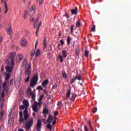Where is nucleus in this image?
<instances>
[{"mask_svg": "<svg viewBox=\"0 0 131 131\" xmlns=\"http://www.w3.org/2000/svg\"><path fill=\"white\" fill-rule=\"evenodd\" d=\"M72 15H77V7H75V9H73L71 11Z\"/></svg>", "mask_w": 131, "mask_h": 131, "instance_id": "4468645a", "label": "nucleus"}, {"mask_svg": "<svg viewBox=\"0 0 131 131\" xmlns=\"http://www.w3.org/2000/svg\"><path fill=\"white\" fill-rule=\"evenodd\" d=\"M47 128H49L50 130H52V125H51V123H49V124L47 125Z\"/></svg>", "mask_w": 131, "mask_h": 131, "instance_id": "473e14b6", "label": "nucleus"}, {"mask_svg": "<svg viewBox=\"0 0 131 131\" xmlns=\"http://www.w3.org/2000/svg\"><path fill=\"white\" fill-rule=\"evenodd\" d=\"M4 67H2V68H1V71H2V72H3L4 71Z\"/></svg>", "mask_w": 131, "mask_h": 131, "instance_id": "e2e57ef3", "label": "nucleus"}, {"mask_svg": "<svg viewBox=\"0 0 131 131\" xmlns=\"http://www.w3.org/2000/svg\"><path fill=\"white\" fill-rule=\"evenodd\" d=\"M14 66H13V64H7V65H6L5 67V69L8 73H12L13 69H14Z\"/></svg>", "mask_w": 131, "mask_h": 131, "instance_id": "423d86ee", "label": "nucleus"}, {"mask_svg": "<svg viewBox=\"0 0 131 131\" xmlns=\"http://www.w3.org/2000/svg\"><path fill=\"white\" fill-rule=\"evenodd\" d=\"M71 93V92L70 91V90H68V92L67 93V98H69L70 97Z\"/></svg>", "mask_w": 131, "mask_h": 131, "instance_id": "bb28decb", "label": "nucleus"}, {"mask_svg": "<svg viewBox=\"0 0 131 131\" xmlns=\"http://www.w3.org/2000/svg\"><path fill=\"white\" fill-rule=\"evenodd\" d=\"M4 8H5L4 14H7V13H8L9 11V9H8V4H7V3H5Z\"/></svg>", "mask_w": 131, "mask_h": 131, "instance_id": "dca6fc26", "label": "nucleus"}, {"mask_svg": "<svg viewBox=\"0 0 131 131\" xmlns=\"http://www.w3.org/2000/svg\"><path fill=\"white\" fill-rule=\"evenodd\" d=\"M57 84H54L53 86V89H57Z\"/></svg>", "mask_w": 131, "mask_h": 131, "instance_id": "de8ad7c7", "label": "nucleus"}, {"mask_svg": "<svg viewBox=\"0 0 131 131\" xmlns=\"http://www.w3.org/2000/svg\"><path fill=\"white\" fill-rule=\"evenodd\" d=\"M23 58H24V56L23 55H22V54H19L16 56V61L18 62H20V61H22V60H23Z\"/></svg>", "mask_w": 131, "mask_h": 131, "instance_id": "9b49d317", "label": "nucleus"}, {"mask_svg": "<svg viewBox=\"0 0 131 131\" xmlns=\"http://www.w3.org/2000/svg\"><path fill=\"white\" fill-rule=\"evenodd\" d=\"M60 43L61 45H64V41L63 40H60Z\"/></svg>", "mask_w": 131, "mask_h": 131, "instance_id": "5fc2aeb1", "label": "nucleus"}, {"mask_svg": "<svg viewBox=\"0 0 131 131\" xmlns=\"http://www.w3.org/2000/svg\"><path fill=\"white\" fill-rule=\"evenodd\" d=\"M92 31L93 32H95L96 31V26L95 25H93V27L92 28Z\"/></svg>", "mask_w": 131, "mask_h": 131, "instance_id": "f704fd0d", "label": "nucleus"}, {"mask_svg": "<svg viewBox=\"0 0 131 131\" xmlns=\"http://www.w3.org/2000/svg\"><path fill=\"white\" fill-rule=\"evenodd\" d=\"M43 98H45V95L43 94L40 95V96L39 98V101H41V100H42V99H43Z\"/></svg>", "mask_w": 131, "mask_h": 131, "instance_id": "72a5a7b5", "label": "nucleus"}, {"mask_svg": "<svg viewBox=\"0 0 131 131\" xmlns=\"http://www.w3.org/2000/svg\"><path fill=\"white\" fill-rule=\"evenodd\" d=\"M62 54L63 58H66V57H67V52L66 51V50L62 51Z\"/></svg>", "mask_w": 131, "mask_h": 131, "instance_id": "4be33fe9", "label": "nucleus"}, {"mask_svg": "<svg viewBox=\"0 0 131 131\" xmlns=\"http://www.w3.org/2000/svg\"><path fill=\"white\" fill-rule=\"evenodd\" d=\"M28 16H29V11L28 10H25L24 16V19L28 18Z\"/></svg>", "mask_w": 131, "mask_h": 131, "instance_id": "2eb2a0df", "label": "nucleus"}, {"mask_svg": "<svg viewBox=\"0 0 131 131\" xmlns=\"http://www.w3.org/2000/svg\"><path fill=\"white\" fill-rule=\"evenodd\" d=\"M37 2H39V5H41L42 4L43 0H37Z\"/></svg>", "mask_w": 131, "mask_h": 131, "instance_id": "49530a36", "label": "nucleus"}, {"mask_svg": "<svg viewBox=\"0 0 131 131\" xmlns=\"http://www.w3.org/2000/svg\"><path fill=\"white\" fill-rule=\"evenodd\" d=\"M30 20L31 22H33V21H34V18L33 17H31Z\"/></svg>", "mask_w": 131, "mask_h": 131, "instance_id": "a18cd8bd", "label": "nucleus"}, {"mask_svg": "<svg viewBox=\"0 0 131 131\" xmlns=\"http://www.w3.org/2000/svg\"><path fill=\"white\" fill-rule=\"evenodd\" d=\"M44 43H47V38L46 37L44 38Z\"/></svg>", "mask_w": 131, "mask_h": 131, "instance_id": "13d9d810", "label": "nucleus"}, {"mask_svg": "<svg viewBox=\"0 0 131 131\" xmlns=\"http://www.w3.org/2000/svg\"><path fill=\"white\" fill-rule=\"evenodd\" d=\"M30 78V76H29V74H28V77L25 80V82H28V81H29Z\"/></svg>", "mask_w": 131, "mask_h": 131, "instance_id": "a878e982", "label": "nucleus"}, {"mask_svg": "<svg viewBox=\"0 0 131 131\" xmlns=\"http://www.w3.org/2000/svg\"><path fill=\"white\" fill-rule=\"evenodd\" d=\"M39 55H40V50L37 49L35 52L36 57H39Z\"/></svg>", "mask_w": 131, "mask_h": 131, "instance_id": "aec40b11", "label": "nucleus"}, {"mask_svg": "<svg viewBox=\"0 0 131 131\" xmlns=\"http://www.w3.org/2000/svg\"><path fill=\"white\" fill-rule=\"evenodd\" d=\"M37 45V40L36 41V44H35V48H36V46Z\"/></svg>", "mask_w": 131, "mask_h": 131, "instance_id": "774afa93", "label": "nucleus"}, {"mask_svg": "<svg viewBox=\"0 0 131 131\" xmlns=\"http://www.w3.org/2000/svg\"><path fill=\"white\" fill-rule=\"evenodd\" d=\"M19 109L21 110H23V109H25V105H21L20 106H19Z\"/></svg>", "mask_w": 131, "mask_h": 131, "instance_id": "e433bc0d", "label": "nucleus"}, {"mask_svg": "<svg viewBox=\"0 0 131 131\" xmlns=\"http://www.w3.org/2000/svg\"><path fill=\"white\" fill-rule=\"evenodd\" d=\"M31 96H32V99L34 100V101H35V94L33 93V94H31Z\"/></svg>", "mask_w": 131, "mask_h": 131, "instance_id": "7c9ffc66", "label": "nucleus"}, {"mask_svg": "<svg viewBox=\"0 0 131 131\" xmlns=\"http://www.w3.org/2000/svg\"><path fill=\"white\" fill-rule=\"evenodd\" d=\"M59 114V112H54V116H57Z\"/></svg>", "mask_w": 131, "mask_h": 131, "instance_id": "603ef678", "label": "nucleus"}, {"mask_svg": "<svg viewBox=\"0 0 131 131\" xmlns=\"http://www.w3.org/2000/svg\"><path fill=\"white\" fill-rule=\"evenodd\" d=\"M5 80H8L11 77V73H6L5 74Z\"/></svg>", "mask_w": 131, "mask_h": 131, "instance_id": "f3484780", "label": "nucleus"}, {"mask_svg": "<svg viewBox=\"0 0 131 131\" xmlns=\"http://www.w3.org/2000/svg\"><path fill=\"white\" fill-rule=\"evenodd\" d=\"M23 104L25 106V109L24 111V118H23V113L21 111L19 112V122H23L24 120H28V118L30 117V115L28 113V107H29V102L28 100L25 99Z\"/></svg>", "mask_w": 131, "mask_h": 131, "instance_id": "f257e3e1", "label": "nucleus"}, {"mask_svg": "<svg viewBox=\"0 0 131 131\" xmlns=\"http://www.w3.org/2000/svg\"><path fill=\"white\" fill-rule=\"evenodd\" d=\"M21 47H26L27 46V41L24 38H22L20 41Z\"/></svg>", "mask_w": 131, "mask_h": 131, "instance_id": "1a4fd4ad", "label": "nucleus"}, {"mask_svg": "<svg viewBox=\"0 0 131 131\" xmlns=\"http://www.w3.org/2000/svg\"><path fill=\"white\" fill-rule=\"evenodd\" d=\"M67 42H68V45L69 46L70 45V42H71L70 36H68L67 38Z\"/></svg>", "mask_w": 131, "mask_h": 131, "instance_id": "c85d7f7f", "label": "nucleus"}, {"mask_svg": "<svg viewBox=\"0 0 131 131\" xmlns=\"http://www.w3.org/2000/svg\"><path fill=\"white\" fill-rule=\"evenodd\" d=\"M27 93L28 95H29L30 96L31 95H33L34 93L32 92V90H31V88L30 87H29L27 90Z\"/></svg>", "mask_w": 131, "mask_h": 131, "instance_id": "ddd939ff", "label": "nucleus"}, {"mask_svg": "<svg viewBox=\"0 0 131 131\" xmlns=\"http://www.w3.org/2000/svg\"><path fill=\"white\" fill-rule=\"evenodd\" d=\"M77 27H80V21L78 20L76 23Z\"/></svg>", "mask_w": 131, "mask_h": 131, "instance_id": "2f4dec72", "label": "nucleus"}, {"mask_svg": "<svg viewBox=\"0 0 131 131\" xmlns=\"http://www.w3.org/2000/svg\"><path fill=\"white\" fill-rule=\"evenodd\" d=\"M92 112H93V113H96V112H97V108L94 107L92 109Z\"/></svg>", "mask_w": 131, "mask_h": 131, "instance_id": "ea45409f", "label": "nucleus"}, {"mask_svg": "<svg viewBox=\"0 0 131 131\" xmlns=\"http://www.w3.org/2000/svg\"><path fill=\"white\" fill-rule=\"evenodd\" d=\"M33 125V118L31 117L25 123V128L27 130H29Z\"/></svg>", "mask_w": 131, "mask_h": 131, "instance_id": "7ed1b4c3", "label": "nucleus"}, {"mask_svg": "<svg viewBox=\"0 0 131 131\" xmlns=\"http://www.w3.org/2000/svg\"><path fill=\"white\" fill-rule=\"evenodd\" d=\"M75 77H76V79H78V80H81V76L80 75L76 76Z\"/></svg>", "mask_w": 131, "mask_h": 131, "instance_id": "c756f323", "label": "nucleus"}, {"mask_svg": "<svg viewBox=\"0 0 131 131\" xmlns=\"http://www.w3.org/2000/svg\"><path fill=\"white\" fill-rule=\"evenodd\" d=\"M0 41H3V36H0Z\"/></svg>", "mask_w": 131, "mask_h": 131, "instance_id": "052dcab7", "label": "nucleus"}, {"mask_svg": "<svg viewBox=\"0 0 131 131\" xmlns=\"http://www.w3.org/2000/svg\"><path fill=\"white\" fill-rule=\"evenodd\" d=\"M48 83H49V80L46 79L42 82V86H43V88H47V85H48Z\"/></svg>", "mask_w": 131, "mask_h": 131, "instance_id": "f8f14e48", "label": "nucleus"}, {"mask_svg": "<svg viewBox=\"0 0 131 131\" xmlns=\"http://www.w3.org/2000/svg\"><path fill=\"white\" fill-rule=\"evenodd\" d=\"M6 31L8 34H10V35L12 34V28H11V26H10L9 28L7 29Z\"/></svg>", "mask_w": 131, "mask_h": 131, "instance_id": "a211bd4d", "label": "nucleus"}, {"mask_svg": "<svg viewBox=\"0 0 131 131\" xmlns=\"http://www.w3.org/2000/svg\"><path fill=\"white\" fill-rule=\"evenodd\" d=\"M84 55H85V57H89V52L88 51H85Z\"/></svg>", "mask_w": 131, "mask_h": 131, "instance_id": "c03bdc74", "label": "nucleus"}, {"mask_svg": "<svg viewBox=\"0 0 131 131\" xmlns=\"http://www.w3.org/2000/svg\"><path fill=\"white\" fill-rule=\"evenodd\" d=\"M56 120L57 117L56 116H53L50 114L47 119V122H48V123H52V122L53 125H55V124H56Z\"/></svg>", "mask_w": 131, "mask_h": 131, "instance_id": "39448f33", "label": "nucleus"}, {"mask_svg": "<svg viewBox=\"0 0 131 131\" xmlns=\"http://www.w3.org/2000/svg\"><path fill=\"white\" fill-rule=\"evenodd\" d=\"M43 114L46 115V114H49V110L47 109V108L44 107L43 108V112H42Z\"/></svg>", "mask_w": 131, "mask_h": 131, "instance_id": "6ab92c4d", "label": "nucleus"}, {"mask_svg": "<svg viewBox=\"0 0 131 131\" xmlns=\"http://www.w3.org/2000/svg\"><path fill=\"white\" fill-rule=\"evenodd\" d=\"M38 105H39V106H41V104H42V102H41V100L39 101V102L37 103Z\"/></svg>", "mask_w": 131, "mask_h": 131, "instance_id": "8fccbe9b", "label": "nucleus"}, {"mask_svg": "<svg viewBox=\"0 0 131 131\" xmlns=\"http://www.w3.org/2000/svg\"><path fill=\"white\" fill-rule=\"evenodd\" d=\"M32 115H33V117H35V113H33Z\"/></svg>", "mask_w": 131, "mask_h": 131, "instance_id": "69168bd1", "label": "nucleus"}, {"mask_svg": "<svg viewBox=\"0 0 131 131\" xmlns=\"http://www.w3.org/2000/svg\"><path fill=\"white\" fill-rule=\"evenodd\" d=\"M38 105V103H37L36 101H35L32 104L33 111L35 113H36V112H38L39 110L37 108Z\"/></svg>", "mask_w": 131, "mask_h": 131, "instance_id": "6e6552de", "label": "nucleus"}, {"mask_svg": "<svg viewBox=\"0 0 131 131\" xmlns=\"http://www.w3.org/2000/svg\"><path fill=\"white\" fill-rule=\"evenodd\" d=\"M43 48L44 49H47V43H44Z\"/></svg>", "mask_w": 131, "mask_h": 131, "instance_id": "4d7b16f0", "label": "nucleus"}, {"mask_svg": "<svg viewBox=\"0 0 131 131\" xmlns=\"http://www.w3.org/2000/svg\"><path fill=\"white\" fill-rule=\"evenodd\" d=\"M84 130L85 131H89L88 129V127L86 126H84Z\"/></svg>", "mask_w": 131, "mask_h": 131, "instance_id": "864d4df0", "label": "nucleus"}, {"mask_svg": "<svg viewBox=\"0 0 131 131\" xmlns=\"http://www.w3.org/2000/svg\"><path fill=\"white\" fill-rule=\"evenodd\" d=\"M76 80V78L75 77L74 78L72 79V81H71V84H72L73 82H74Z\"/></svg>", "mask_w": 131, "mask_h": 131, "instance_id": "58836bf2", "label": "nucleus"}, {"mask_svg": "<svg viewBox=\"0 0 131 131\" xmlns=\"http://www.w3.org/2000/svg\"><path fill=\"white\" fill-rule=\"evenodd\" d=\"M41 25H42V23L40 22L39 24H38V27L37 28L36 34H37V31H38V30H39V27H40L41 26Z\"/></svg>", "mask_w": 131, "mask_h": 131, "instance_id": "5701e85b", "label": "nucleus"}, {"mask_svg": "<svg viewBox=\"0 0 131 131\" xmlns=\"http://www.w3.org/2000/svg\"><path fill=\"white\" fill-rule=\"evenodd\" d=\"M62 77H63V78H65V79H66V78H67L68 77L67 74H66V72H65V71H64L62 72Z\"/></svg>", "mask_w": 131, "mask_h": 131, "instance_id": "412c9836", "label": "nucleus"}, {"mask_svg": "<svg viewBox=\"0 0 131 131\" xmlns=\"http://www.w3.org/2000/svg\"><path fill=\"white\" fill-rule=\"evenodd\" d=\"M58 59H59L61 63H63V56H62L61 55H59L58 56Z\"/></svg>", "mask_w": 131, "mask_h": 131, "instance_id": "b1692460", "label": "nucleus"}, {"mask_svg": "<svg viewBox=\"0 0 131 131\" xmlns=\"http://www.w3.org/2000/svg\"><path fill=\"white\" fill-rule=\"evenodd\" d=\"M75 52H76V55H79V48H77L76 49Z\"/></svg>", "mask_w": 131, "mask_h": 131, "instance_id": "c9c22d12", "label": "nucleus"}, {"mask_svg": "<svg viewBox=\"0 0 131 131\" xmlns=\"http://www.w3.org/2000/svg\"><path fill=\"white\" fill-rule=\"evenodd\" d=\"M36 9V6L35 5L32 6L30 10L29 11V16H33L35 14V9Z\"/></svg>", "mask_w": 131, "mask_h": 131, "instance_id": "0eeeda50", "label": "nucleus"}, {"mask_svg": "<svg viewBox=\"0 0 131 131\" xmlns=\"http://www.w3.org/2000/svg\"><path fill=\"white\" fill-rule=\"evenodd\" d=\"M16 57V53L11 52L8 55V59L6 60V63L8 65H12L15 66V58Z\"/></svg>", "mask_w": 131, "mask_h": 131, "instance_id": "f03ea898", "label": "nucleus"}, {"mask_svg": "<svg viewBox=\"0 0 131 131\" xmlns=\"http://www.w3.org/2000/svg\"><path fill=\"white\" fill-rule=\"evenodd\" d=\"M38 80V76L37 75H35L33 76L32 79L30 82V85L31 88H34L37 83V81Z\"/></svg>", "mask_w": 131, "mask_h": 131, "instance_id": "20e7f679", "label": "nucleus"}, {"mask_svg": "<svg viewBox=\"0 0 131 131\" xmlns=\"http://www.w3.org/2000/svg\"><path fill=\"white\" fill-rule=\"evenodd\" d=\"M30 68H31V64H29V66H28V69L27 71H26L27 74H29V72H30V71H29V69H30Z\"/></svg>", "mask_w": 131, "mask_h": 131, "instance_id": "393cba45", "label": "nucleus"}, {"mask_svg": "<svg viewBox=\"0 0 131 131\" xmlns=\"http://www.w3.org/2000/svg\"><path fill=\"white\" fill-rule=\"evenodd\" d=\"M18 131H24V130L22 128H20V129H18Z\"/></svg>", "mask_w": 131, "mask_h": 131, "instance_id": "338daca9", "label": "nucleus"}, {"mask_svg": "<svg viewBox=\"0 0 131 131\" xmlns=\"http://www.w3.org/2000/svg\"><path fill=\"white\" fill-rule=\"evenodd\" d=\"M37 90H38L39 91V90H40L41 91H42L43 89L42 87H41V86L39 85L38 87H37Z\"/></svg>", "mask_w": 131, "mask_h": 131, "instance_id": "37998d69", "label": "nucleus"}, {"mask_svg": "<svg viewBox=\"0 0 131 131\" xmlns=\"http://www.w3.org/2000/svg\"><path fill=\"white\" fill-rule=\"evenodd\" d=\"M35 54V52L34 50L32 51L31 52V56L33 57V56H34Z\"/></svg>", "mask_w": 131, "mask_h": 131, "instance_id": "4c0bfd02", "label": "nucleus"}, {"mask_svg": "<svg viewBox=\"0 0 131 131\" xmlns=\"http://www.w3.org/2000/svg\"><path fill=\"white\" fill-rule=\"evenodd\" d=\"M43 93H44V94H46V95H48V91H47V90H43Z\"/></svg>", "mask_w": 131, "mask_h": 131, "instance_id": "6e6d98bb", "label": "nucleus"}, {"mask_svg": "<svg viewBox=\"0 0 131 131\" xmlns=\"http://www.w3.org/2000/svg\"><path fill=\"white\" fill-rule=\"evenodd\" d=\"M38 20H39L38 18H37L36 20V21L35 22V23H37L38 22Z\"/></svg>", "mask_w": 131, "mask_h": 131, "instance_id": "0e129e2a", "label": "nucleus"}, {"mask_svg": "<svg viewBox=\"0 0 131 131\" xmlns=\"http://www.w3.org/2000/svg\"><path fill=\"white\" fill-rule=\"evenodd\" d=\"M73 28H74V26L72 25L71 26V33H73Z\"/></svg>", "mask_w": 131, "mask_h": 131, "instance_id": "a19ab883", "label": "nucleus"}, {"mask_svg": "<svg viewBox=\"0 0 131 131\" xmlns=\"http://www.w3.org/2000/svg\"><path fill=\"white\" fill-rule=\"evenodd\" d=\"M25 36H28V34H29L28 31H25Z\"/></svg>", "mask_w": 131, "mask_h": 131, "instance_id": "79ce46f5", "label": "nucleus"}, {"mask_svg": "<svg viewBox=\"0 0 131 131\" xmlns=\"http://www.w3.org/2000/svg\"><path fill=\"white\" fill-rule=\"evenodd\" d=\"M89 125L90 126V129H91V130H93V127H92V125H91V121H89Z\"/></svg>", "mask_w": 131, "mask_h": 131, "instance_id": "3c124183", "label": "nucleus"}, {"mask_svg": "<svg viewBox=\"0 0 131 131\" xmlns=\"http://www.w3.org/2000/svg\"><path fill=\"white\" fill-rule=\"evenodd\" d=\"M36 128L37 130L40 129V128H41V121L39 119L37 120V125H36Z\"/></svg>", "mask_w": 131, "mask_h": 131, "instance_id": "9d476101", "label": "nucleus"}, {"mask_svg": "<svg viewBox=\"0 0 131 131\" xmlns=\"http://www.w3.org/2000/svg\"><path fill=\"white\" fill-rule=\"evenodd\" d=\"M57 105H58V106L59 108H62V107H63V105L62 104V102H61L60 101L58 102Z\"/></svg>", "mask_w": 131, "mask_h": 131, "instance_id": "cd10ccee", "label": "nucleus"}, {"mask_svg": "<svg viewBox=\"0 0 131 131\" xmlns=\"http://www.w3.org/2000/svg\"><path fill=\"white\" fill-rule=\"evenodd\" d=\"M36 24H37L36 23H34V28H35L36 27Z\"/></svg>", "mask_w": 131, "mask_h": 131, "instance_id": "680f3d73", "label": "nucleus"}, {"mask_svg": "<svg viewBox=\"0 0 131 131\" xmlns=\"http://www.w3.org/2000/svg\"><path fill=\"white\" fill-rule=\"evenodd\" d=\"M5 114V111L4 110H2L1 112V115L3 116Z\"/></svg>", "mask_w": 131, "mask_h": 131, "instance_id": "09e8293b", "label": "nucleus"}, {"mask_svg": "<svg viewBox=\"0 0 131 131\" xmlns=\"http://www.w3.org/2000/svg\"><path fill=\"white\" fill-rule=\"evenodd\" d=\"M71 99H72V101H74V100H75V97L74 96H73V97H72Z\"/></svg>", "mask_w": 131, "mask_h": 131, "instance_id": "bf43d9fd", "label": "nucleus"}]
</instances>
